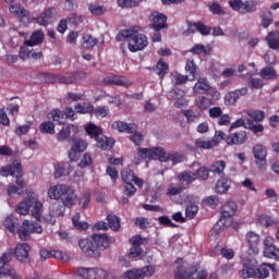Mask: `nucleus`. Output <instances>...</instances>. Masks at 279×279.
Wrapping results in <instances>:
<instances>
[{
  "label": "nucleus",
  "instance_id": "30",
  "mask_svg": "<svg viewBox=\"0 0 279 279\" xmlns=\"http://www.w3.org/2000/svg\"><path fill=\"white\" fill-rule=\"evenodd\" d=\"M232 184V181L228 177H220V179L217 180L215 191L218 195H226L228 191H230V185Z\"/></svg>",
  "mask_w": 279,
  "mask_h": 279
},
{
  "label": "nucleus",
  "instance_id": "21",
  "mask_svg": "<svg viewBox=\"0 0 279 279\" xmlns=\"http://www.w3.org/2000/svg\"><path fill=\"white\" fill-rule=\"evenodd\" d=\"M150 28L155 32H160L161 29H167L169 26L167 25V15L163 13L155 12L150 15Z\"/></svg>",
  "mask_w": 279,
  "mask_h": 279
},
{
  "label": "nucleus",
  "instance_id": "56",
  "mask_svg": "<svg viewBox=\"0 0 279 279\" xmlns=\"http://www.w3.org/2000/svg\"><path fill=\"white\" fill-rule=\"evenodd\" d=\"M262 27H264V29H267V27H269V25H271V23H274V14L271 13V11H264L262 13Z\"/></svg>",
  "mask_w": 279,
  "mask_h": 279
},
{
  "label": "nucleus",
  "instance_id": "42",
  "mask_svg": "<svg viewBox=\"0 0 279 279\" xmlns=\"http://www.w3.org/2000/svg\"><path fill=\"white\" fill-rule=\"evenodd\" d=\"M178 180L182 182V184H193V182L197 180V174H195V172L184 171L179 173Z\"/></svg>",
  "mask_w": 279,
  "mask_h": 279
},
{
  "label": "nucleus",
  "instance_id": "25",
  "mask_svg": "<svg viewBox=\"0 0 279 279\" xmlns=\"http://www.w3.org/2000/svg\"><path fill=\"white\" fill-rule=\"evenodd\" d=\"M270 271H272L274 274H277L278 268H276V264L263 263L259 265L258 268H256L255 278H258V279L269 278Z\"/></svg>",
  "mask_w": 279,
  "mask_h": 279
},
{
  "label": "nucleus",
  "instance_id": "10",
  "mask_svg": "<svg viewBox=\"0 0 279 279\" xmlns=\"http://www.w3.org/2000/svg\"><path fill=\"white\" fill-rule=\"evenodd\" d=\"M77 275L84 279H106L108 271L101 268H78Z\"/></svg>",
  "mask_w": 279,
  "mask_h": 279
},
{
  "label": "nucleus",
  "instance_id": "44",
  "mask_svg": "<svg viewBox=\"0 0 279 279\" xmlns=\"http://www.w3.org/2000/svg\"><path fill=\"white\" fill-rule=\"evenodd\" d=\"M85 131L87 132L88 136H90V138H95V141H97L104 134L101 128L93 123H89L87 126H85Z\"/></svg>",
  "mask_w": 279,
  "mask_h": 279
},
{
  "label": "nucleus",
  "instance_id": "52",
  "mask_svg": "<svg viewBox=\"0 0 279 279\" xmlns=\"http://www.w3.org/2000/svg\"><path fill=\"white\" fill-rule=\"evenodd\" d=\"M80 214H75L72 218V223L76 230L84 232V230H88V222L80 221Z\"/></svg>",
  "mask_w": 279,
  "mask_h": 279
},
{
  "label": "nucleus",
  "instance_id": "17",
  "mask_svg": "<svg viewBox=\"0 0 279 279\" xmlns=\"http://www.w3.org/2000/svg\"><path fill=\"white\" fill-rule=\"evenodd\" d=\"M21 173H23V166L17 160H14L11 165L0 168V175L3 178H8V175H12V178H19Z\"/></svg>",
  "mask_w": 279,
  "mask_h": 279
},
{
  "label": "nucleus",
  "instance_id": "16",
  "mask_svg": "<svg viewBox=\"0 0 279 279\" xmlns=\"http://www.w3.org/2000/svg\"><path fill=\"white\" fill-rule=\"evenodd\" d=\"M253 156L258 169H263L267 165V148L263 144H256L253 147Z\"/></svg>",
  "mask_w": 279,
  "mask_h": 279
},
{
  "label": "nucleus",
  "instance_id": "34",
  "mask_svg": "<svg viewBox=\"0 0 279 279\" xmlns=\"http://www.w3.org/2000/svg\"><path fill=\"white\" fill-rule=\"evenodd\" d=\"M9 11L10 14L17 16V19H25V16H29V11H27V9L21 4H11L9 7Z\"/></svg>",
  "mask_w": 279,
  "mask_h": 279
},
{
  "label": "nucleus",
  "instance_id": "50",
  "mask_svg": "<svg viewBox=\"0 0 279 279\" xmlns=\"http://www.w3.org/2000/svg\"><path fill=\"white\" fill-rule=\"evenodd\" d=\"M41 134H56V125L51 121H45L39 125Z\"/></svg>",
  "mask_w": 279,
  "mask_h": 279
},
{
  "label": "nucleus",
  "instance_id": "29",
  "mask_svg": "<svg viewBox=\"0 0 279 279\" xmlns=\"http://www.w3.org/2000/svg\"><path fill=\"white\" fill-rule=\"evenodd\" d=\"M113 130H118V132H126V134H134L138 132V125L136 123H130L123 121H116L112 124Z\"/></svg>",
  "mask_w": 279,
  "mask_h": 279
},
{
  "label": "nucleus",
  "instance_id": "32",
  "mask_svg": "<svg viewBox=\"0 0 279 279\" xmlns=\"http://www.w3.org/2000/svg\"><path fill=\"white\" fill-rule=\"evenodd\" d=\"M208 90H210V83L204 77L198 78L193 87L195 95H206Z\"/></svg>",
  "mask_w": 279,
  "mask_h": 279
},
{
  "label": "nucleus",
  "instance_id": "33",
  "mask_svg": "<svg viewBox=\"0 0 279 279\" xmlns=\"http://www.w3.org/2000/svg\"><path fill=\"white\" fill-rule=\"evenodd\" d=\"M66 186L64 184L53 185L48 190V197L50 199H62L64 192L66 191Z\"/></svg>",
  "mask_w": 279,
  "mask_h": 279
},
{
  "label": "nucleus",
  "instance_id": "61",
  "mask_svg": "<svg viewBox=\"0 0 279 279\" xmlns=\"http://www.w3.org/2000/svg\"><path fill=\"white\" fill-rule=\"evenodd\" d=\"M199 210V207L195 204H189L185 208V216L187 219H195V216L197 215V211Z\"/></svg>",
  "mask_w": 279,
  "mask_h": 279
},
{
  "label": "nucleus",
  "instance_id": "8",
  "mask_svg": "<svg viewBox=\"0 0 279 279\" xmlns=\"http://www.w3.org/2000/svg\"><path fill=\"white\" fill-rule=\"evenodd\" d=\"M17 234L25 241L29 234H43V227L37 221L24 220L22 227L17 229Z\"/></svg>",
  "mask_w": 279,
  "mask_h": 279
},
{
  "label": "nucleus",
  "instance_id": "64",
  "mask_svg": "<svg viewBox=\"0 0 279 279\" xmlns=\"http://www.w3.org/2000/svg\"><path fill=\"white\" fill-rule=\"evenodd\" d=\"M248 86L252 90H260V88L265 86V83L263 82V78L252 77L248 82Z\"/></svg>",
  "mask_w": 279,
  "mask_h": 279
},
{
  "label": "nucleus",
  "instance_id": "22",
  "mask_svg": "<svg viewBox=\"0 0 279 279\" xmlns=\"http://www.w3.org/2000/svg\"><path fill=\"white\" fill-rule=\"evenodd\" d=\"M102 84H105V86H123L124 88H130V86H132V82L128 80L125 76L117 75L105 77L102 80Z\"/></svg>",
  "mask_w": 279,
  "mask_h": 279
},
{
  "label": "nucleus",
  "instance_id": "19",
  "mask_svg": "<svg viewBox=\"0 0 279 279\" xmlns=\"http://www.w3.org/2000/svg\"><path fill=\"white\" fill-rule=\"evenodd\" d=\"M161 147H155V148H143L138 147L137 148V156L140 160H160V151Z\"/></svg>",
  "mask_w": 279,
  "mask_h": 279
},
{
  "label": "nucleus",
  "instance_id": "35",
  "mask_svg": "<svg viewBox=\"0 0 279 279\" xmlns=\"http://www.w3.org/2000/svg\"><path fill=\"white\" fill-rule=\"evenodd\" d=\"M4 228L11 232V234H14L15 232H19V218L14 216H9L3 221Z\"/></svg>",
  "mask_w": 279,
  "mask_h": 279
},
{
  "label": "nucleus",
  "instance_id": "41",
  "mask_svg": "<svg viewBox=\"0 0 279 279\" xmlns=\"http://www.w3.org/2000/svg\"><path fill=\"white\" fill-rule=\"evenodd\" d=\"M195 104H196V107L198 108V110L204 112V111L208 110V108H210V106H213V99H210L206 96H198L195 99Z\"/></svg>",
  "mask_w": 279,
  "mask_h": 279
},
{
  "label": "nucleus",
  "instance_id": "40",
  "mask_svg": "<svg viewBox=\"0 0 279 279\" xmlns=\"http://www.w3.org/2000/svg\"><path fill=\"white\" fill-rule=\"evenodd\" d=\"M34 206V199L26 198L25 201H22L17 207H16V214L17 215H29V208Z\"/></svg>",
  "mask_w": 279,
  "mask_h": 279
},
{
  "label": "nucleus",
  "instance_id": "45",
  "mask_svg": "<svg viewBox=\"0 0 279 279\" xmlns=\"http://www.w3.org/2000/svg\"><path fill=\"white\" fill-rule=\"evenodd\" d=\"M50 213L53 215V217H64L66 207L62 203L56 202L50 206Z\"/></svg>",
  "mask_w": 279,
  "mask_h": 279
},
{
  "label": "nucleus",
  "instance_id": "26",
  "mask_svg": "<svg viewBox=\"0 0 279 279\" xmlns=\"http://www.w3.org/2000/svg\"><path fill=\"white\" fill-rule=\"evenodd\" d=\"M159 161L167 162L171 160L172 165H180V162H184V156L180 155L179 153H167L161 148L159 150Z\"/></svg>",
  "mask_w": 279,
  "mask_h": 279
},
{
  "label": "nucleus",
  "instance_id": "59",
  "mask_svg": "<svg viewBox=\"0 0 279 279\" xmlns=\"http://www.w3.org/2000/svg\"><path fill=\"white\" fill-rule=\"evenodd\" d=\"M75 112H77L78 114H88L90 112H93L94 107L93 105H82V104H76L74 107Z\"/></svg>",
  "mask_w": 279,
  "mask_h": 279
},
{
  "label": "nucleus",
  "instance_id": "43",
  "mask_svg": "<svg viewBox=\"0 0 279 279\" xmlns=\"http://www.w3.org/2000/svg\"><path fill=\"white\" fill-rule=\"evenodd\" d=\"M195 146L198 149H213L214 147H217V143L213 140L201 137L195 141Z\"/></svg>",
  "mask_w": 279,
  "mask_h": 279
},
{
  "label": "nucleus",
  "instance_id": "18",
  "mask_svg": "<svg viewBox=\"0 0 279 279\" xmlns=\"http://www.w3.org/2000/svg\"><path fill=\"white\" fill-rule=\"evenodd\" d=\"M92 240L94 241V245L99 252V250H108L111 243H114V238L107 236L102 233H94L92 234Z\"/></svg>",
  "mask_w": 279,
  "mask_h": 279
},
{
  "label": "nucleus",
  "instance_id": "58",
  "mask_svg": "<svg viewBox=\"0 0 279 279\" xmlns=\"http://www.w3.org/2000/svg\"><path fill=\"white\" fill-rule=\"evenodd\" d=\"M97 45V38L93 37V35L85 34L83 36V47L84 49H93Z\"/></svg>",
  "mask_w": 279,
  "mask_h": 279
},
{
  "label": "nucleus",
  "instance_id": "28",
  "mask_svg": "<svg viewBox=\"0 0 279 279\" xmlns=\"http://www.w3.org/2000/svg\"><path fill=\"white\" fill-rule=\"evenodd\" d=\"M236 210H238L236 202L228 201L220 208L222 219H232V217L236 215Z\"/></svg>",
  "mask_w": 279,
  "mask_h": 279
},
{
  "label": "nucleus",
  "instance_id": "11",
  "mask_svg": "<svg viewBox=\"0 0 279 279\" xmlns=\"http://www.w3.org/2000/svg\"><path fill=\"white\" fill-rule=\"evenodd\" d=\"M240 276L243 279L256 278V262L250 257L242 258Z\"/></svg>",
  "mask_w": 279,
  "mask_h": 279
},
{
  "label": "nucleus",
  "instance_id": "54",
  "mask_svg": "<svg viewBox=\"0 0 279 279\" xmlns=\"http://www.w3.org/2000/svg\"><path fill=\"white\" fill-rule=\"evenodd\" d=\"M248 117H251V121L253 123H260L265 121V111L263 110H254V111H247Z\"/></svg>",
  "mask_w": 279,
  "mask_h": 279
},
{
  "label": "nucleus",
  "instance_id": "1",
  "mask_svg": "<svg viewBox=\"0 0 279 279\" xmlns=\"http://www.w3.org/2000/svg\"><path fill=\"white\" fill-rule=\"evenodd\" d=\"M129 39V51L132 53H136V51H143L145 47H147L148 41H147V36L144 34H138L134 32L133 29H125L119 33L116 37V40L118 43H123V40Z\"/></svg>",
  "mask_w": 279,
  "mask_h": 279
},
{
  "label": "nucleus",
  "instance_id": "37",
  "mask_svg": "<svg viewBox=\"0 0 279 279\" xmlns=\"http://www.w3.org/2000/svg\"><path fill=\"white\" fill-rule=\"evenodd\" d=\"M266 43L269 49L278 50L279 49V32L271 31L266 36Z\"/></svg>",
  "mask_w": 279,
  "mask_h": 279
},
{
  "label": "nucleus",
  "instance_id": "31",
  "mask_svg": "<svg viewBox=\"0 0 279 279\" xmlns=\"http://www.w3.org/2000/svg\"><path fill=\"white\" fill-rule=\"evenodd\" d=\"M96 146L102 151L112 149L114 147V138L104 135V133L96 140Z\"/></svg>",
  "mask_w": 279,
  "mask_h": 279
},
{
  "label": "nucleus",
  "instance_id": "5",
  "mask_svg": "<svg viewBox=\"0 0 279 279\" xmlns=\"http://www.w3.org/2000/svg\"><path fill=\"white\" fill-rule=\"evenodd\" d=\"M12 250H7L5 253L2 254L0 257V279L2 278H12V279H19V276L16 275V270L14 268L8 267L10 263H12Z\"/></svg>",
  "mask_w": 279,
  "mask_h": 279
},
{
  "label": "nucleus",
  "instance_id": "38",
  "mask_svg": "<svg viewBox=\"0 0 279 279\" xmlns=\"http://www.w3.org/2000/svg\"><path fill=\"white\" fill-rule=\"evenodd\" d=\"M226 161L218 160L211 163L209 168V172L214 173V175H219L220 178H223V171H226Z\"/></svg>",
  "mask_w": 279,
  "mask_h": 279
},
{
  "label": "nucleus",
  "instance_id": "53",
  "mask_svg": "<svg viewBox=\"0 0 279 279\" xmlns=\"http://www.w3.org/2000/svg\"><path fill=\"white\" fill-rule=\"evenodd\" d=\"M264 256L266 258H272V260H279V248L276 245L264 248Z\"/></svg>",
  "mask_w": 279,
  "mask_h": 279
},
{
  "label": "nucleus",
  "instance_id": "49",
  "mask_svg": "<svg viewBox=\"0 0 279 279\" xmlns=\"http://www.w3.org/2000/svg\"><path fill=\"white\" fill-rule=\"evenodd\" d=\"M156 71L159 80H163L165 75L169 73V64L160 59L156 64Z\"/></svg>",
  "mask_w": 279,
  "mask_h": 279
},
{
  "label": "nucleus",
  "instance_id": "7",
  "mask_svg": "<svg viewBox=\"0 0 279 279\" xmlns=\"http://www.w3.org/2000/svg\"><path fill=\"white\" fill-rule=\"evenodd\" d=\"M71 141H73V143L68 151V158L71 162H77L83 151H86V149H88V142L82 138H75L73 136L71 137Z\"/></svg>",
  "mask_w": 279,
  "mask_h": 279
},
{
  "label": "nucleus",
  "instance_id": "15",
  "mask_svg": "<svg viewBox=\"0 0 279 279\" xmlns=\"http://www.w3.org/2000/svg\"><path fill=\"white\" fill-rule=\"evenodd\" d=\"M227 145H244L247 142V131H228Z\"/></svg>",
  "mask_w": 279,
  "mask_h": 279
},
{
  "label": "nucleus",
  "instance_id": "13",
  "mask_svg": "<svg viewBox=\"0 0 279 279\" xmlns=\"http://www.w3.org/2000/svg\"><path fill=\"white\" fill-rule=\"evenodd\" d=\"M246 245L248 248V254L256 256L258 254L260 245V235L254 231H248L245 235Z\"/></svg>",
  "mask_w": 279,
  "mask_h": 279
},
{
  "label": "nucleus",
  "instance_id": "48",
  "mask_svg": "<svg viewBox=\"0 0 279 279\" xmlns=\"http://www.w3.org/2000/svg\"><path fill=\"white\" fill-rule=\"evenodd\" d=\"M108 227L111 228L114 232L119 231V228H121V219L117 217L114 214H109L107 216Z\"/></svg>",
  "mask_w": 279,
  "mask_h": 279
},
{
  "label": "nucleus",
  "instance_id": "12",
  "mask_svg": "<svg viewBox=\"0 0 279 279\" xmlns=\"http://www.w3.org/2000/svg\"><path fill=\"white\" fill-rule=\"evenodd\" d=\"M78 247L85 254V256H90L92 258H99L100 253L95 246L93 239H82L78 241Z\"/></svg>",
  "mask_w": 279,
  "mask_h": 279
},
{
  "label": "nucleus",
  "instance_id": "14",
  "mask_svg": "<svg viewBox=\"0 0 279 279\" xmlns=\"http://www.w3.org/2000/svg\"><path fill=\"white\" fill-rule=\"evenodd\" d=\"M8 250L12 251V258L15 256L20 263H29V250H32V247L27 243L17 244L15 250Z\"/></svg>",
  "mask_w": 279,
  "mask_h": 279
},
{
  "label": "nucleus",
  "instance_id": "62",
  "mask_svg": "<svg viewBox=\"0 0 279 279\" xmlns=\"http://www.w3.org/2000/svg\"><path fill=\"white\" fill-rule=\"evenodd\" d=\"M66 21L70 25L77 26L84 23V17L77 13H72L70 16H68Z\"/></svg>",
  "mask_w": 279,
  "mask_h": 279
},
{
  "label": "nucleus",
  "instance_id": "24",
  "mask_svg": "<svg viewBox=\"0 0 279 279\" xmlns=\"http://www.w3.org/2000/svg\"><path fill=\"white\" fill-rule=\"evenodd\" d=\"M187 25V32H190V34L198 32L202 36H209L210 32H213V28L204 24V22H189Z\"/></svg>",
  "mask_w": 279,
  "mask_h": 279
},
{
  "label": "nucleus",
  "instance_id": "20",
  "mask_svg": "<svg viewBox=\"0 0 279 279\" xmlns=\"http://www.w3.org/2000/svg\"><path fill=\"white\" fill-rule=\"evenodd\" d=\"M80 133V129L75 124H68L66 126H63L61 131L57 134V141L59 143H65V141H69L71 138V135L73 138H75V135Z\"/></svg>",
  "mask_w": 279,
  "mask_h": 279
},
{
  "label": "nucleus",
  "instance_id": "4",
  "mask_svg": "<svg viewBox=\"0 0 279 279\" xmlns=\"http://www.w3.org/2000/svg\"><path fill=\"white\" fill-rule=\"evenodd\" d=\"M129 243H131L132 247L129 251V258H138V256H143L145 247L149 243V238H143L141 234H135L130 238Z\"/></svg>",
  "mask_w": 279,
  "mask_h": 279
},
{
  "label": "nucleus",
  "instance_id": "63",
  "mask_svg": "<svg viewBox=\"0 0 279 279\" xmlns=\"http://www.w3.org/2000/svg\"><path fill=\"white\" fill-rule=\"evenodd\" d=\"M136 175L134 174V170H123L121 171V178L125 184H132L134 181V178Z\"/></svg>",
  "mask_w": 279,
  "mask_h": 279
},
{
  "label": "nucleus",
  "instance_id": "2",
  "mask_svg": "<svg viewBox=\"0 0 279 279\" xmlns=\"http://www.w3.org/2000/svg\"><path fill=\"white\" fill-rule=\"evenodd\" d=\"M41 80L46 84H77L80 82H83V80H86V72L77 71L72 72L68 76H64L62 74H53V73H41L39 74Z\"/></svg>",
  "mask_w": 279,
  "mask_h": 279
},
{
  "label": "nucleus",
  "instance_id": "39",
  "mask_svg": "<svg viewBox=\"0 0 279 279\" xmlns=\"http://www.w3.org/2000/svg\"><path fill=\"white\" fill-rule=\"evenodd\" d=\"M259 77H262V80H277L278 73L274 66L268 65L259 71Z\"/></svg>",
  "mask_w": 279,
  "mask_h": 279
},
{
  "label": "nucleus",
  "instance_id": "60",
  "mask_svg": "<svg viewBox=\"0 0 279 279\" xmlns=\"http://www.w3.org/2000/svg\"><path fill=\"white\" fill-rule=\"evenodd\" d=\"M32 215L34 219L40 221V219L43 218V203L35 202L34 207L32 209Z\"/></svg>",
  "mask_w": 279,
  "mask_h": 279
},
{
  "label": "nucleus",
  "instance_id": "6",
  "mask_svg": "<svg viewBox=\"0 0 279 279\" xmlns=\"http://www.w3.org/2000/svg\"><path fill=\"white\" fill-rule=\"evenodd\" d=\"M239 128H245V130H250L253 134H260L265 132V126L263 124H255L252 119H243L239 118L233 123L230 124V132L239 130Z\"/></svg>",
  "mask_w": 279,
  "mask_h": 279
},
{
  "label": "nucleus",
  "instance_id": "9",
  "mask_svg": "<svg viewBox=\"0 0 279 279\" xmlns=\"http://www.w3.org/2000/svg\"><path fill=\"white\" fill-rule=\"evenodd\" d=\"M58 16V9L48 7L35 19L36 23L41 27H49L51 20Z\"/></svg>",
  "mask_w": 279,
  "mask_h": 279
},
{
  "label": "nucleus",
  "instance_id": "47",
  "mask_svg": "<svg viewBox=\"0 0 279 279\" xmlns=\"http://www.w3.org/2000/svg\"><path fill=\"white\" fill-rule=\"evenodd\" d=\"M185 71L195 80L197 75H199V68H197V64H195V61L193 59H189L185 64Z\"/></svg>",
  "mask_w": 279,
  "mask_h": 279
},
{
  "label": "nucleus",
  "instance_id": "3",
  "mask_svg": "<svg viewBox=\"0 0 279 279\" xmlns=\"http://www.w3.org/2000/svg\"><path fill=\"white\" fill-rule=\"evenodd\" d=\"M174 279H208V271L206 269H198L197 266H191L186 270V266L181 264L177 268Z\"/></svg>",
  "mask_w": 279,
  "mask_h": 279
},
{
  "label": "nucleus",
  "instance_id": "51",
  "mask_svg": "<svg viewBox=\"0 0 279 279\" xmlns=\"http://www.w3.org/2000/svg\"><path fill=\"white\" fill-rule=\"evenodd\" d=\"M257 223H259V226H263L264 228H271V226H274L276 221L271 216L267 214H262L257 219Z\"/></svg>",
  "mask_w": 279,
  "mask_h": 279
},
{
  "label": "nucleus",
  "instance_id": "55",
  "mask_svg": "<svg viewBox=\"0 0 279 279\" xmlns=\"http://www.w3.org/2000/svg\"><path fill=\"white\" fill-rule=\"evenodd\" d=\"M184 117L187 119L189 123H195L199 121L202 113L199 111H195L193 109L183 111Z\"/></svg>",
  "mask_w": 279,
  "mask_h": 279
},
{
  "label": "nucleus",
  "instance_id": "57",
  "mask_svg": "<svg viewBox=\"0 0 279 279\" xmlns=\"http://www.w3.org/2000/svg\"><path fill=\"white\" fill-rule=\"evenodd\" d=\"M194 175H196V180L206 182V180H208V177L210 175V169L206 168V166H203L196 172H194Z\"/></svg>",
  "mask_w": 279,
  "mask_h": 279
},
{
  "label": "nucleus",
  "instance_id": "36",
  "mask_svg": "<svg viewBox=\"0 0 279 279\" xmlns=\"http://www.w3.org/2000/svg\"><path fill=\"white\" fill-rule=\"evenodd\" d=\"M43 40H45V35L43 31H36L32 34L28 40L24 41V45L27 47H35V45H43Z\"/></svg>",
  "mask_w": 279,
  "mask_h": 279
},
{
  "label": "nucleus",
  "instance_id": "23",
  "mask_svg": "<svg viewBox=\"0 0 279 279\" xmlns=\"http://www.w3.org/2000/svg\"><path fill=\"white\" fill-rule=\"evenodd\" d=\"M61 204L65 208H73L77 203V194L75 190L71 189L69 185L65 187V192H63V196H61Z\"/></svg>",
  "mask_w": 279,
  "mask_h": 279
},
{
  "label": "nucleus",
  "instance_id": "46",
  "mask_svg": "<svg viewBox=\"0 0 279 279\" xmlns=\"http://www.w3.org/2000/svg\"><path fill=\"white\" fill-rule=\"evenodd\" d=\"M50 114L52 117V120L59 125H64L66 123V114L64 113V111L60 109H53Z\"/></svg>",
  "mask_w": 279,
  "mask_h": 279
},
{
  "label": "nucleus",
  "instance_id": "27",
  "mask_svg": "<svg viewBox=\"0 0 279 279\" xmlns=\"http://www.w3.org/2000/svg\"><path fill=\"white\" fill-rule=\"evenodd\" d=\"M247 95V87H242L240 89H235L226 95L225 101L228 106H234L241 97H245Z\"/></svg>",
  "mask_w": 279,
  "mask_h": 279
}]
</instances>
